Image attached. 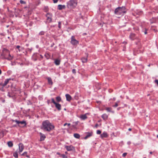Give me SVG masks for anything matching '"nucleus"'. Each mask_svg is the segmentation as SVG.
<instances>
[{
  "instance_id": "nucleus-1",
  "label": "nucleus",
  "mask_w": 158,
  "mask_h": 158,
  "mask_svg": "<svg viewBox=\"0 0 158 158\" xmlns=\"http://www.w3.org/2000/svg\"><path fill=\"white\" fill-rule=\"evenodd\" d=\"M42 128L44 130L48 131H50L54 127L52 123L48 120L43 121L42 123Z\"/></svg>"
},
{
  "instance_id": "nucleus-2",
  "label": "nucleus",
  "mask_w": 158,
  "mask_h": 158,
  "mask_svg": "<svg viewBox=\"0 0 158 158\" xmlns=\"http://www.w3.org/2000/svg\"><path fill=\"white\" fill-rule=\"evenodd\" d=\"M1 57L2 59H7L8 60H11L13 58V57L10 54L9 51L6 49H3V53L1 54Z\"/></svg>"
},
{
  "instance_id": "nucleus-3",
  "label": "nucleus",
  "mask_w": 158,
  "mask_h": 158,
  "mask_svg": "<svg viewBox=\"0 0 158 158\" xmlns=\"http://www.w3.org/2000/svg\"><path fill=\"white\" fill-rule=\"evenodd\" d=\"M125 7L124 6L119 7L116 8L114 11V13L117 15H123L126 13Z\"/></svg>"
},
{
  "instance_id": "nucleus-4",
  "label": "nucleus",
  "mask_w": 158,
  "mask_h": 158,
  "mask_svg": "<svg viewBox=\"0 0 158 158\" xmlns=\"http://www.w3.org/2000/svg\"><path fill=\"white\" fill-rule=\"evenodd\" d=\"M77 0H69L67 3V6L69 8H75L77 4Z\"/></svg>"
},
{
  "instance_id": "nucleus-5",
  "label": "nucleus",
  "mask_w": 158,
  "mask_h": 158,
  "mask_svg": "<svg viewBox=\"0 0 158 158\" xmlns=\"http://www.w3.org/2000/svg\"><path fill=\"white\" fill-rule=\"evenodd\" d=\"M51 100L52 102L55 105L56 108L58 110H60L61 109V105L60 104L56 102L53 98H52L51 99Z\"/></svg>"
},
{
  "instance_id": "nucleus-6",
  "label": "nucleus",
  "mask_w": 158,
  "mask_h": 158,
  "mask_svg": "<svg viewBox=\"0 0 158 158\" xmlns=\"http://www.w3.org/2000/svg\"><path fill=\"white\" fill-rule=\"evenodd\" d=\"M71 43L73 45H75L78 44V42L74 38V36H72L71 38Z\"/></svg>"
},
{
  "instance_id": "nucleus-7",
  "label": "nucleus",
  "mask_w": 158,
  "mask_h": 158,
  "mask_svg": "<svg viewBox=\"0 0 158 158\" xmlns=\"http://www.w3.org/2000/svg\"><path fill=\"white\" fill-rule=\"evenodd\" d=\"M65 148H66L68 151H73L75 150L74 148L72 145L65 146Z\"/></svg>"
},
{
  "instance_id": "nucleus-8",
  "label": "nucleus",
  "mask_w": 158,
  "mask_h": 158,
  "mask_svg": "<svg viewBox=\"0 0 158 158\" xmlns=\"http://www.w3.org/2000/svg\"><path fill=\"white\" fill-rule=\"evenodd\" d=\"M39 55L36 53L34 54L32 56V59L34 61H36L38 57H39Z\"/></svg>"
},
{
  "instance_id": "nucleus-9",
  "label": "nucleus",
  "mask_w": 158,
  "mask_h": 158,
  "mask_svg": "<svg viewBox=\"0 0 158 158\" xmlns=\"http://www.w3.org/2000/svg\"><path fill=\"white\" fill-rule=\"evenodd\" d=\"M88 114V113H86L85 114L81 115L79 118L82 120H85L87 118V114Z\"/></svg>"
},
{
  "instance_id": "nucleus-10",
  "label": "nucleus",
  "mask_w": 158,
  "mask_h": 158,
  "mask_svg": "<svg viewBox=\"0 0 158 158\" xmlns=\"http://www.w3.org/2000/svg\"><path fill=\"white\" fill-rule=\"evenodd\" d=\"M46 17H47V20L49 22H50L52 20V15L48 13L46 15Z\"/></svg>"
},
{
  "instance_id": "nucleus-11",
  "label": "nucleus",
  "mask_w": 158,
  "mask_h": 158,
  "mask_svg": "<svg viewBox=\"0 0 158 158\" xmlns=\"http://www.w3.org/2000/svg\"><path fill=\"white\" fill-rule=\"evenodd\" d=\"M19 152H22L24 149V146L22 143H20L19 145Z\"/></svg>"
},
{
  "instance_id": "nucleus-12",
  "label": "nucleus",
  "mask_w": 158,
  "mask_h": 158,
  "mask_svg": "<svg viewBox=\"0 0 158 158\" xmlns=\"http://www.w3.org/2000/svg\"><path fill=\"white\" fill-rule=\"evenodd\" d=\"M87 135L84 138V139H87L89 137L91 136L93 134V132H88L86 133Z\"/></svg>"
},
{
  "instance_id": "nucleus-13",
  "label": "nucleus",
  "mask_w": 158,
  "mask_h": 158,
  "mask_svg": "<svg viewBox=\"0 0 158 158\" xmlns=\"http://www.w3.org/2000/svg\"><path fill=\"white\" fill-rule=\"evenodd\" d=\"M40 140L41 141H42L44 140L45 138L46 137V136L45 135L41 132L40 133Z\"/></svg>"
},
{
  "instance_id": "nucleus-14",
  "label": "nucleus",
  "mask_w": 158,
  "mask_h": 158,
  "mask_svg": "<svg viewBox=\"0 0 158 158\" xmlns=\"http://www.w3.org/2000/svg\"><path fill=\"white\" fill-rule=\"evenodd\" d=\"M65 97L66 98V100L68 101H70L72 97L69 94H67L65 95Z\"/></svg>"
},
{
  "instance_id": "nucleus-15",
  "label": "nucleus",
  "mask_w": 158,
  "mask_h": 158,
  "mask_svg": "<svg viewBox=\"0 0 158 158\" xmlns=\"http://www.w3.org/2000/svg\"><path fill=\"white\" fill-rule=\"evenodd\" d=\"M10 80V78L7 79L6 80H5L4 83L2 85L3 86H6L8 84L9 81Z\"/></svg>"
},
{
  "instance_id": "nucleus-16",
  "label": "nucleus",
  "mask_w": 158,
  "mask_h": 158,
  "mask_svg": "<svg viewBox=\"0 0 158 158\" xmlns=\"http://www.w3.org/2000/svg\"><path fill=\"white\" fill-rule=\"evenodd\" d=\"M129 37L131 40H133L135 38V35L134 34L131 33Z\"/></svg>"
},
{
  "instance_id": "nucleus-17",
  "label": "nucleus",
  "mask_w": 158,
  "mask_h": 158,
  "mask_svg": "<svg viewBox=\"0 0 158 158\" xmlns=\"http://www.w3.org/2000/svg\"><path fill=\"white\" fill-rule=\"evenodd\" d=\"M65 7L64 5H59L58 6V8L59 10H62L63 9H64Z\"/></svg>"
},
{
  "instance_id": "nucleus-18",
  "label": "nucleus",
  "mask_w": 158,
  "mask_h": 158,
  "mask_svg": "<svg viewBox=\"0 0 158 158\" xmlns=\"http://www.w3.org/2000/svg\"><path fill=\"white\" fill-rule=\"evenodd\" d=\"M47 79L48 80V83L51 85H52L53 82L51 78L50 77H48L47 78Z\"/></svg>"
},
{
  "instance_id": "nucleus-19",
  "label": "nucleus",
  "mask_w": 158,
  "mask_h": 158,
  "mask_svg": "<svg viewBox=\"0 0 158 158\" xmlns=\"http://www.w3.org/2000/svg\"><path fill=\"white\" fill-rule=\"evenodd\" d=\"M108 116L106 114H104L102 116V117L104 120H106Z\"/></svg>"
},
{
  "instance_id": "nucleus-20",
  "label": "nucleus",
  "mask_w": 158,
  "mask_h": 158,
  "mask_svg": "<svg viewBox=\"0 0 158 158\" xmlns=\"http://www.w3.org/2000/svg\"><path fill=\"white\" fill-rule=\"evenodd\" d=\"M54 63L56 65H59L60 64V60L58 59H56L55 60Z\"/></svg>"
},
{
  "instance_id": "nucleus-21",
  "label": "nucleus",
  "mask_w": 158,
  "mask_h": 158,
  "mask_svg": "<svg viewBox=\"0 0 158 158\" xmlns=\"http://www.w3.org/2000/svg\"><path fill=\"white\" fill-rule=\"evenodd\" d=\"M107 136V134L106 132H103L101 135V136L102 138L106 137Z\"/></svg>"
},
{
  "instance_id": "nucleus-22",
  "label": "nucleus",
  "mask_w": 158,
  "mask_h": 158,
  "mask_svg": "<svg viewBox=\"0 0 158 158\" xmlns=\"http://www.w3.org/2000/svg\"><path fill=\"white\" fill-rule=\"evenodd\" d=\"M76 138L79 139L80 138V135L77 133H75L73 135Z\"/></svg>"
},
{
  "instance_id": "nucleus-23",
  "label": "nucleus",
  "mask_w": 158,
  "mask_h": 158,
  "mask_svg": "<svg viewBox=\"0 0 158 158\" xmlns=\"http://www.w3.org/2000/svg\"><path fill=\"white\" fill-rule=\"evenodd\" d=\"M82 62L83 63H85L87 61V59L86 58L83 57L81 59Z\"/></svg>"
},
{
  "instance_id": "nucleus-24",
  "label": "nucleus",
  "mask_w": 158,
  "mask_h": 158,
  "mask_svg": "<svg viewBox=\"0 0 158 158\" xmlns=\"http://www.w3.org/2000/svg\"><path fill=\"white\" fill-rule=\"evenodd\" d=\"M8 145L9 147H11L13 146V144L12 142L9 141L8 142Z\"/></svg>"
},
{
  "instance_id": "nucleus-25",
  "label": "nucleus",
  "mask_w": 158,
  "mask_h": 158,
  "mask_svg": "<svg viewBox=\"0 0 158 158\" xmlns=\"http://www.w3.org/2000/svg\"><path fill=\"white\" fill-rule=\"evenodd\" d=\"M19 124H24V126H26V122L24 121H19Z\"/></svg>"
},
{
  "instance_id": "nucleus-26",
  "label": "nucleus",
  "mask_w": 158,
  "mask_h": 158,
  "mask_svg": "<svg viewBox=\"0 0 158 158\" xmlns=\"http://www.w3.org/2000/svg\"><path fill=\"white\" fill-rule=\"evenodd\" d=\"M13 156L16 158L18 157V154L17 152H15L13 153Z\"/></svg>"
},
{
  "instance_id": "nucleus-27",
  "label": "nucleus",
  "mask_w": 158,
  "mask_h": 158,
  "mask_svg": "<svg viewBox=\"0 0 158 158\" xmlns=\"http://www.w3.org/2000/svg\"><path fill=\"white\" fill-rule=\"evenodd\" d=\"M56 100L57 102H60L61 100V98L60 97L58 96L56 98Z\"/></svg>"
},
{
  "instance_id": "nucleus-28",
  "label": "nucleus",
  "mask_w": 158,
  "mask_h": 158,
  "mask_svg": "<svg viewBox=\"0 0 158 158\" xmlns=\"http://www.w3.org/2000/svg\"><path fill=\"white\" fill-rule=\"evenodd\" d=\"M119 102V101H118L117 102H115V104L113 106V107H116L118 106V103Z\"/></svg>"
},
{
  "instance_id": "nucleus-29",
  "label": "nucleus",
  "mask_w": 158,
  "mask_h": 158,
  "mask_svg": "<svg viewBox=\"0 0 158 158\" xmlns=\"http://www.w3.org/2000/svg\"><path fill=\"white\" fill-rule=\"evenodd\" d=\"M111 108L110 107H108L106 108V110L108 111V112H110L111 111Z\"/></svg>"
},
{
  "instance_id": "nucleus-30",
  "label": "nucleus",
  "mask_w": 158,
  "mask_h": 158,
  "mask_svg": "<svg viewBox=\"0 0 158 158\" xmlns=\"http://www.w3.org/2000/svg\"><path fill=\"white\" fill-rule=\"evenodd\" d=\"M20 2L21 4H24L26 3V2H24L22 0H21L20 1Z\"/></svg>"
},
{
  "instance_id": "nucleus-31",
  "label": "nucleus",
  "mask_w": 158,
  "mask_h": 158,
  "mask_svg": "<svg viewBox=\"0 0 158 158\" xmlns=\"http://www.w3.org/2000/svg\"><path fill=\"white\" fill-rule=\"evenodd\" d=\"M44 32L43 31H41L39 33V35H43L44 34Z\"/></svg>"
},
{
  "instance_id": "nucleus-32",
  "label": "nucleus",
  "mask_w": 158,
  "mask_h": 158,
  "mask_svg": "<svg viewBox=\"0 0 158 158\" xmlns=\"http://www.w3.org/2000/svg\"><path fill=\"white\" fill-rule=\"evenodd\" d=\"M61 22H58V27L59 28H61Z\"/></svg>"
},
{
  "instance_id": "nucleus-33",
  "label": "nucleus",
  "mask_w": 158,
  "mask_h": 158,
  "mask_svg": "<svg viewBox=\"0 0 158 158\" xmlns=\"http://www.w3.org/2000/svg\"><path fill=\"white\" fill-rule=\"evenodd\" d=\"M101 131L100 130H97V133L98 134H100L101 133Z\"/></svg>"
},
{
  "instance_id": "nucleus-34",
  "label": "nucleus",
  "mask_w": 158,
  "mask_h": 158,
  "mask_svg": "<svg viewBox=\"0 0 158 158\" xmlns=\"http://www.w3.org/2000/svg\"><path fill=\"white\" fill-rule=\"evenodd\" d=\"M13 121L15 122H16L17 123L19 124V121L17 120H13Z\"/></svg>"
},
{
  "instance_id": "nucleus-35",
  "label": "nucleus",
  "mask_w": 158,
  "mask_h": 158,
  "mask_svg": "<svg viewBox=\"0 0 158 158\" xmlns=\"http://www.w3.org/2000/svg\"><path fill=\"white\" fill-rule=\"evenodd\" d=\"M127 153H126V152L124 153L123 154V157H125L126 156V155H127Z\"/></svg>"
},
{
  "instance_id": "nucleus-36",
  "label": "nucleus",
  "mask_w": 158,
  "mask_h": 158,
  "mask_svg": "<svg viewBox=\"0 0 158 158\" xmlns=\"http://www.w3.org/2000/svg\"><path fill=\"white\" fill-rule=\"evenodd\" d=\"M72 72L73 73H76V70L75 69H73L72 70Z\"/></svg>"
},
{
  "instance_id": "nucleus-37",
  "label": "nucleus",
  "mask_w": 158,
  "mask_h": 158,
  "mask_svg": "<svg viewBox=\"0 0 158 158\" xmlns=\"http://www.w3.org/2000/svg\"><path fill=\"white\" fill-rule=\"evenodd\" d=\"M53 2L54 3H56L57 2L58 0H53Z\"/></svg>"
},
{
  "instance_id": "nucleus-38",
  "label": "nucleus",
  "mask_w": 158,
  "mask_h": 158,
  "mask_svg": "<svg viewBox=\"0 0 158 158\" xmlns=\"http://www.w3.org/2000/svg\"><path fill=\"white\" fill-rule=\"evenodd\" d=\"M47 102L48 104H49L50 103V100H48Z\"/></svg>"
},
{
  "instance_id": "nucleus-39",
  "label": "nucleus",
  "mask_w": 158,
  "mask_h": 158,
  "mask_svg": "<svg viewBox=\"0 0 158 158\" xmlns=\"http://www.w3.org/2000/svg\"><path fill=\"white\" fill-rule=\"evenodd\" d=\"M7 96H9V97H11L12 96L10 95L9 93H8L7 94Z\"/></svg>"
},
{
  "instance_id": "nucleus-40",
  "label": "nucleus",
  "mask_w": 158,
  "mask_h": 158,
  "mask_svg": "<svg viewBox=\"0 0 158 158\" xmlns=\"http://www.w3.org/2000/svg\"><path fill=\"white\" fill-rule=\"evenodd\" d=\"M27 153V152H25L23 154H22V156L25 155Z\"/></svg>"
},
{
  "instance_id": "nucleus-41",
  "label": "nucleus",
  "mask_w": 158,
  "mask_h": 158,
  "mask_svg": "<svg viewBox=\"0 0 158 158\" xmlns=\"http://www.w3.org/2000/svg\"><path fill=\"white\" fill-rule=\"evenodd\" d=\"M20 48V46L19 45H18L16 46V48L19 50V48Z\"/></svg>"
},
{
  "instance_id": "nucleus-42",
  "label": "nucleus",
  "mask_w": 158,
  "mask_h": 158,
  "mask_svg": "<svg viewBox=\"0 0 158 158\" xmlns=\"http://www.w3.org/2000/svg\"><path fill=\"white\" fill-rule=\"evenodd\" d=\"M98 126V124H96L95 125V127L97 128Z\"/></svg>"
},
{
  "instance_id": "nucleus-43",
  "label": "nucleus",
  "mask_w": 158,
  "mask_h": 158,
  "mask_svg": "<svg viewBox=\"0 0 158 158\" xmlns=\"http://www.w3.org/2000/svg\"><path fill=\"white\" fill-rule=\"evenodd\" d=\"M62 157L63 158H65V155H64V154H63L62 155Z\"/></svg>"
},
{
  "instance_id": "nucleus-44",
  "label": "nucleus",
  "mask_w": 158,
  "mask_h": 158,
  "mask_svg": "<svg viewBox=\"0 0 158 158\" xmlns=\"http://www.w3.org/2000/svg\"><path fill=\"white\" fill-rule=\"evenodd\" d=\"M67 123H64V126H65L66 125H67Z\"/></svg>"
},
{
  "instance_id": "nucleus-45",
  "label": "nucleus",
  "mask_w": 158,
  "mask_h": 158,
  "mask_svg": "<svg viewBox=\"0 0 158 158\" xmlns=\"http://www.w3.org/2000/svg\"><path fill=\"white\" fill-rule=\"evenodd\" d=\"M131 130V128H129L128 129V131H130Z\"/></svg>"
},
{
  "instance_id": "nucleus-46",
  "label": "nucleus",
  "mask_w": 158,
  "mask_h": 158,
  "mask_svg": "<svg viewBox=\"0 0 158 158\" xmlns=\"http://www.w3.org/2000/svg\"><path fill=\"white\" fill-rule=\"evenodd\" d=\"M67 125H68V126H69L70 125V123H67Z\"/></svg>"
},
{
  "instance_id": "nucleus-47",
  "label": "nucleus",
  "mask_w": 158,
  "mask_h": 158,
  "mask_svg": "<svg viewBox=\"0 0 158 158\" xmlns=\"http://www.w3.org/2000/svg\"><path fill=\"white\" fill-rule=\"evenodd\" d=\"M1 73H2V71L1 70V69H0V75L1 74Z\"/></svg>"
},
{
  "instance_id": "nucleus-48",
  "label": "nucleus",
  "mask_w": 158,
  "mask_h": 158,
  "mask_svg": "<svg viewBox=\"0 0 158 158\" xmlns=\"http://www.w3.org/2000/svg\"><path fill=\"white\" fill-rule=\"evenodd\" d=\"M41 58H43V56L41 55H40Z\"/></svg>"
},
{
  "instance_id": "nucleus-49",
  "label": "nucleus",
  "mask_w": 158,
  "mask_h": 158,
  "mask_svg": "<svg viewBox=\"0 0 158 158\" xmlns=\"http://www.w3.org/2000/svg\"><path fill=\"white\" fill-rule=\"evenodd\" d=\"M152 152H150V154H152Z\"/></svg>"
},
{
  "instance_id": "nucleus-50",
  "label": "nucleus",
  "mask_w": 158,
  "mask_h": 158,
  "mask_svg": "<svg viewBox=\"0 0 158 158\" xmlns=\"http://www.w3.org/2000/svg\"><path fill=\"white\" fill-rule=\"evenodd\" d=\"M144 33H145V34H146L147 33L146 31H145V32Z\"/></svg>"
},
{
  "instance_id": "nucleus-51",
  "label": "nucleus",
  "mask_w": 158,
  "mask_h": 158,
  "mask_svg": "<svg viewBox=\"0 0 158 158\" xmlns=\"http://www.w3.org/2000/svg\"><path fill=\"white\" fill-rule=\"evenodd\" d=\"M113 99L114 100H115V98H114Z\"/></svg>"
},
{
  "instance_id": "nucleus-52",
  "label": "nucleus",
  "mask_w": 158,
  "mask_h": 158,
  "mask_svg": "<svg viewBox=\"0 0 158 158\" xmlns=\"http://www.w3.org/2000/svg\"><path fill=\"white\" fill-rule=\"evenodd\" d=\"M13 127H15V125H14L13 126Z\"/></svg>"
},
{
  "instance_id": "nucleus-53",
  "label": "nucleus",
  "mask_w": 158,
  "mask_h": 158,
  "mask_svg": "<svg viewBox=\"0 0 158 158\" xmlns=\"http://www.w3.org/2000/svg\"><path fill=\"white\" fill-rule=\"evenodd\" d=\"M157 138H158V135H157Z\"/></svg>"
},
{
  "instance_id": "nucleus-54",
  "label": "nucleus",
  "mask_w": 158,
  "mask_h": 158,
  "mask_svg": "<svg viewBox=\"0 0 158 158\" xmlns=\"http://www.w3.org/2000/svg\"><path fill=\"white\" fill-rule=\"evenodd\" d=\"M123 43H125V44H127V42H123Z\"/></svg>"
},
{
  "instance_id": "nucleus-55",
  "label": "nucleus",
  "mask_w": 158,
  "mask_h": 158,
  "mask_svg": "<svg viewBox=\"0 0 158 158\" xmlns=\"http://www.w3.org/2000/svg\"><path fill=\"white\" fill-rule=\"evenodd\" d=\"M57 154H59H59H60V153H57Z\"/></svg>"
},
{
  "instance_id": "nucleus-56",
  "label": "nucleus",
  "mask_w": 158,
  "mask_h": 158,
  "mask_svg": "<svg viewBox=\"0 0 158 158\" xmlns=\"http://www.w3.org/2000/svg\"><path fill=\"white\" fill-rule=\"evenodd\" d=\"M9 27V26H8V25L7 26V27Z\"/></svg>"
},
{
  "instance_id": "nucleus-57",
  "label": "nucleus",
  "mask_w": 158,
  "mask_h": 158,
  "mask_svg": "<svg viewBox=\"0 0 158 158\" xmlns=\"http://www.w3.org/2000/svg\"><path fill=\"white\" fill-rule=\"evenodd\" d=\"M144 158H145V157H144Z\"/></svg>"
}]
</instances>
